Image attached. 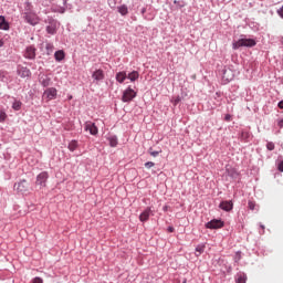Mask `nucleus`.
<instances>
[{
  "instance_id": "nucleus-1",
  "label": "nucleus",
  "mask_w": 283,
  "mask_h": 283,
  "mask_svg": "<svg viewBox=\"0 0 283 283\" xmlns=\"http://www.w3.org/2000/svg\"><path fill=\"white\" fill-rule=\"evenodd\" d=\"M24 20L30 25H39L41 18L36 15L34 11H32V4L30 2L27 3L25 12H24Z\"/></svg>"
},
{
  "instance_id": "nucleus-2",
  "label": "nucleus",
  "mask_w": 283,
  "mask_h": 283,
  "mask_svg": "<svg viewBox=\"0 0 283 283\" xmlns=\"http://www.w3.org/2000/svg\"><path fill=\"white\" fill-rule=\"evenodd\" d=\"M255 46V40L253 39H240L237 42H233V50H239V48H253Z\"/></svg>"
},
{
  "instance_id": "nucleus-3",
  "label": "nucleus",
  "mask_w": 283,
  "mask_h": 283,
  "mask_svg": "<svg viewBox=\"0 0 283 283\" xmlns=\"http://www.w3.org/2000/svg\"><path fill=\"white\" fill-rule=\"evenodd\" d=\"M136 91H134L132 87H128L124 91L122 101L123 103H130V101H134L136 98Z\"/></svg>"
},
{
  "instance_id": "nucleus-4",
  "label": "nucleus",
  "mask_w": 283,
  "mask_h": 283,
  "mask_svg": "<svg viewBox=\"0 0 283 283\" xmlns=\"http://www.w3.org/2000/svg\"><path fill=\"white\" fill-rule=\"evenodd\" d=\"M57 91L55 87L46 88L42 95V98L49 103V101H54L56 98Z\"/></svg>"
},
{
  "instance_id": "nucleus-5",
  "label": "nucleus",
  "mask_w": 283,
  "mask_h": 283,
  "mask_svg": "<svg viewBox=\"0 0 283 283\" xmlns=\"http://www.w3.org/2000/svg\"><path fill=\"white\" fill-rule=\"evenodd\" d=\"M17 191L20 193H28L30 191V184H28V180L23 179L20 182L14 185Z\"/></svg>"
},
{
  "instance_id": "nucleus-6",
  "label": "nucleus",
  "mask_w": 283,
  "mask_h": 283,
  "mask_svg": "<svg viewBox=\"0 0 283 283\" xmlns=\"http://www.w3.org/2000/svg\"><path fill=\"white\" fill-rule=\"evenodd\" d=\"M48 178H50V175H48V171H43L38 175L35 185L39 187H45V182H48Z\"/></svg>"
},
{
  "instance_id": "nucleus-7",
  "label": "nucleus",
  "mask_w": 283,
  "mask_h": 283,
  "mask_svg": "<svg viewBox=\"0 0 283 283\" xmlns=\"http://www.w3.org/2000/svg\"><path fill=\"white\" fill-rule=\"evenodd\" d=\"M224 222L222 220L213 219L206 223V229H222Z\"/></svg>"
},
{
  "instance_id": "nucleus-8",
  "label": "nucleus",
  "mask_w": 283,
  "mask_h": 283,
  "mask_svg": "<svg viewBox=\"0 0 283 283\" xmlns=\"http://www.w3.org/2000/svg\"><path fill=\"white\" fill-rule=\"evenodd\" d=\"M85 132H90L92 136H96L98 134V127H96V124L92 122H86L84 125Z\"/></svg>"
},
{
  "instance_id": "nucleus-9",
  "label": "nucleus",
  "mask_w": 283,
  "mask_h": 283,
  "mask_svg": "<svg viewBox=\"0 0 283 283\" xmlns=\"http://www.w3.org/2000/svg\"><path fill=\"white\" fill-rule=\"evenodd\" d=\"M149 216H154V210L148 207L139 214L140 222H147V220H149Z\"/></svg>"
},
{
  "instance_id": "nucleus-10",
  "label": "nucleus",
  "mask_w": 283,
  "mask_h": 283,
  "mask_svg": "<svg viewBox=\"0 0 283 283\" xmlns=\"http://www.w3.org/2000/svg\"><path fill=\"white\" fill-rule=\"evenodd\" d=\"M24 56L27 57V59H30V60H33V59H36V48H34V46H28L27 49H25V52H24Z\"/></svg>"
},
{
  "instance_id": "nucleus-11",
  "label": "nucleus",
  "mask_w": 283,
  "mask_h": 283,
  "mask_svg": "<svg viewBox=\"0 0 283 283\" xmlns=\"http://www.w3.org/2000/svg\"><path fill=\"white\" fill-rule=\"evenodd\" d=\"M18 74L21 78H28L32 75V72H30V69H28L25 66H19Z\"/></svg>"
},
{
  "instance_id": "nucleus-12",
  "label": "nucleus",
  "mask_w": 283,
  "mask_h": 283,
  "mask_svg": "<svg viewBox=\"0 0 283 283\" xmlns=\"http://www.w3.org/2000/svg\"><path fill=\"white\" fill-rule=\"evenodd\" d=\"M48 34H56V21L51 20L46 27Z\"/></svg>"
},
{
  "instance_id": "nucleus-13",
  "label": "nucleus",
  "mask_w": 283,
  "mask_h": 283,
  "mask_svg": "<svg viewBox=\"0 0 283 283\" xmlns=\"http://www.w3.org/2000/svg\"><path fill=\"white\" fill-rule=\"evenodd\" d=\"M219 207L222 211H231L233 209V201H222Z\"/></svg>"
},
{
  "instance_id": "nucleus-14",
  "label": "nucleus",
  "mask_w": 283,
  "mask_h": 283,
  "mask_svg": "<svg viewBox=\"0 0 283 283\" xmlns=\"http://www.w3.org/2000/svg\"><path fill=\"white\" fill-rule=\"evenodd\" d=\"M92 77L94 78V81H103V78H105V73L103 72V70L98 69L93 72Z\"/></svg>"
},
{
  "instance_id": "nucleus-15",
  "label": "nucleus",
  "mask_w": 283,
  "mask_h": 283,
  "mask_svg": "<svg viewBox=\"0 0 283 283\" xmlns=\"http://www.w3.org/2000/svg\"><path fill=\"white\" fill-rule=\"evenodd\" d=\"M40 83L41 85H43V87H50V85H52V78L48 75H44L40 77Z\"/></svg>"
},
{
  "instance_id": "nucleus-16",
  "label": "nucleus",
  "mask_w": 283,
  "mask_h": 283,
  "mask_svg": "<svg viewBox=\"0 0 283 283\" xmlns=\"http://www.w3.org/2000/svg\"><path fill=\"white\" fill-rule=\"evenodd\" d=\"M117 83H125V81L127 80V73L125 71L123 72H118L115 76Z\"/></svg>"
},
{
  "instance_id": "nucleus-17",
  "label": "nucleus",
  "mask_w": 283,
  "mask_h": 283,
  "mask_svg": "<svg viewBox=\"0 0 283 283\" xmlns=\"http://www.w3.org/2000/svg\"><path fill=\"white\" fill-rule=\"evenodd\" d=\"M0 30H10V24L6 21V17L0 15Z\"/></svg>"
},
{
  "instance_id": "nucleus-18",
  "label": "nucleus",
  "mask_w": 283,
  "mask_h": 283,
  "mask_svg": "<svg viewBox=\"0 0 283 283\" xmlns=\"http://www.w3.org/2000/svg\"><path fill=\"white\" fill-rule=\"evenodd\" d=\"M140 74L138 73V71H133L127 75V78L134 83V81H138Z\"/></svg>"
},
{
  "instance_id": "nucleus-19",
  "label": "nucleus",
  "mask_w": 283,
  "mask_h": 283,
  "mask_svg": "<svg viewBox=\"0 0 283 283\" xmlns=\"http://www.w3.org/2000/svg\"><path fill=\"white\" fill-rule=\"evenodd\" d=\"M54 59L57 62H61L65 59V52L63 50L56 51L54 54Z\"/></svg>"
},
{
  "instance_id": "nucleus-20",
  "label": "nucleus",
  "mask_w": 283,
  "mask_h": 283,
  "mask_svg": "<svg viewBox=\"0 0 283 283\" xmlns=\"http://www.w3.org/2000/svg\"><path fill=\"white\" fill-rule=\"evenodd\" d=\"M119 14H122V17H126V14L129 13V9L127 8V6L122 4L117 8Z\"/></svg>"
},
{
  "instance_id": "nucleus-21",
  "label": "nucleus",
  "mask_w": 283,
  "mask_h": 283,
  "mask_svg": "<svg viewBox=\"0 0 283 283\" xmlns=\"http://www.w3.org/2000/svg\"><path fill=\"white\" fill-rule=\"evenodd\" d=\"M237 283H247V274L239 273L235 279Z\"/></svg>"
},
{
  "instance_id": "nucleus-22",
  "label": "nucleus",
  "mask_w": 283,
  "mask_h": 283,
  "mask_svg": "<svg viewBox=\"0 0 283 283\" xmlns=\"http://www.w3.org/2000/svg\"><path fill=\"white\" fill-rule=\"evenodd\" d=\"M108 143L111 147H117L118 138L116 136L108 137Z\"/></svg>"
},
{
  "instance_id": "nucleus-23",
  "label": "nucleus",
  "mask_w": 283,
  "mask_h": 283,
  "mask_svg": "<svg viewBox=\"0 0 283 283\" xmlns=\"http://www.w3.org/2000/svg\"><path fill=\"white\" fill-rule=\"evenodd\" d=\"M77 147H78V142H76V140L70 142V144H69L70 151H76Z\"/></svg>"
},
{
  "instance_id": "nucleus-24",
  "label": "nucleus",
  "mask_w": 283,
  "mask_h": 283,
  "mask_svg": "<svg viewBox=\"0 0 283 283\" xmlns=\"http://www.w3.org/2000/svg\"><path fill=\"white\" fill-rule=\"evenodd\" d=\"M21 105H23L21 101H14L12 104V109H14V112H19L21 109Z\"/></svg>"
},
{
  "instance_id": "nucleus-25",
  "label": "nucleus",
  "mask_w": 283,
  "mask_h": 283,
  "mask_svg": "<svg viewBox=\"0 0 283 283\" xmlns=\"http://www.w3.org/2000/svg\"><path fill=\"white\" fill-rule=\"evenodd\" d=\"M45 50H46V54L50 55L54 52V45L52 43H46Z\"/></svg>"
},
{
  "instance_id": "nucleus-26",
  "label": "nucleus",
  "mask_w": 283,
  "mask_h": 283,
  "mask_svg": "<svg viewBox=\"0 0 283 283\" xmlns=\"http://www.w3.org/2000/svg\"><path fill=\"white\" fill-rule=\"evenodd\" d=\"M241 140H249V138H251V134L249 132H241V136H240Z\"/></svg>"
},
{
  "instance_id": "nucleus-27",
  "label": "nucleus",
  "mask_w": 283,
  "mask_h": 283,
  "mask_svg": "<svg viewBox=\"0 0 283 283\" xmlns=\"http://www.w3.org/2000/svg\"><path fill=\"white\" fill-rule=\"evenodd\" d=\"M196 253H198L196 254L197 256L202 255V253H205V245H197Z\"/></svg>"
},
{
  "instance_id": "nucleus-28",
  "label": "nucleus",
  "mask_w": 283,
  "mask_h": 283,
  "mask_svg": "<svg viewBox=\"0 0 283 283\" xmlns=\"http://www.w3.org/2000/svg\"><path fill=\"white\" fill-rule=\"evenodd\" d=\"M6 118H8V114L3 111H0V123H6Z\"/></svg>"
},
{
  "instance_id": "nucleus-29",
  "label": "nucleus",
  "mask_w": 283,
  "mask_h": 283,
  "mask_svg": "<svg viewBox=\"0 0 283 283\" xmlns=\"http://www.w3.org/2000/svg\"><path fill=\"white\" fill-rule=\"evenodd\" d=\"M266 149H269V151H273V149H275V144H273V142H269L266 144Z\"/></svg>"
},
{
  "instance_id": "nucleus-30",
  "label": "nucleus",
  "mask_w": 283,
  "mask_h": 283,
  "mask_svg": "<svg viewBox=\"0 0 283 283\" xmlns=\"http://www.w3.org/2000/svg\"><path fill=\"white\" fill-rule=\"evenodd\" d=\"M163 150L156 151V150H151V148L149 149V154L150 156H153L154 158H156V156H158L159 154H161Z\"/></svg>"
},
{
  "instance_id": "nucleus-31",
  "label": "nucleus",
  "mask_w": 283,
  "mask_h": 283,
  "mask_svg": "<svg viewBox=\"0 0 283 283\" xmlns=\"http://www.w3.org/2000/svg\"><path fill=\"white\" fill-rule=\"evenodd\" d=\"M248 207H249V209H250L251 211H254V209H255V202L249 201V202H248Z\"/></svg>"
},
{
  "instance_id": "nucleus-32",
  "label": "nucleus",
  "mask_w": 283,
  "mask_h": 283,
  "mask_svg": "<svg viewBox=\"0 0 283 283\" xmlns=\"http://www.w3.org/2000/svg\"><path fill=\"white\" fill-rule=\"evenodd\" d=\"M156 164H154L153 161H147L146 164H145V167H146V169H151V167H154Z\"/></svg>"
},
{
  "instance_id": "nucleus-33",
  "label": "nucleus",
  "mask_w": 283,
  "mask_h": 283,
  "mask_svg": "<svg viewBox=\"0 0 283 283\" xmlns=\"http://www.w3.org/2000/svg\"><path fill=\"white\" fill-rule=\"evenodd\" d=\"M180 96H177L172 99V105H178V103H180Z\"/></svg>"
},
{
  "instance_id": "nucleus-34",
  "label": "nucleus",
  "mask_w": 283,
  "mask_h": 283,
  "mask_svg": "<svg viewBox=\"0 0 283 283\" xmlns=\"http://www.w3.org/2000/svg\"><path fill=\"white\" fill-rule=\"evenodd\" d=\"M33 283H43V279H41V277H35V279L33 280Z\"/></svg>"
},
{
  "instance_id": "nucleus-35",
  "label": "nucleus",
  "mask_w": 283,
  "mask_h": 283,
  "mask_svg": "<svg viewBox=\"0 0 283 283\" xmlns=\"http://www.w3.org/2000/svg\"><path fill=\"white\" fill-rule=\"evenodd\" d=\"M277 169H279V171H283V161L279 163Z\"/></svg>"
},
{
  "instance_id": "nucleus-36",
  "label": "nucleus",
  "mask_w": 283,
  "mask_h": 283,
  "mask_svg": "<svg viewBox=\"0 0 283 283\" xmlns=\"http://www.w3.org/2000/svg\"><path fill=\"white\" fill-rule=\"evenodd\" d=\"M277 126L280 127V129H282V127H283V118L279 120Z\"/></svg>"
},
{
  "instance_id": "nucleus-37",
  "label": "nucleus",
  "mask_w": 283,
  "mask_h": 283,
  "mask_svg": "<svg viewBox=\"0 0 283 283\" xmlns=\"http://www.w3.org/2000/svg\"><path fill=\"white\" fill-rule=\"evenodd\" d=\"M174 231H176L174 227H168V233H174Z\"/></svg>"
},
{
  "instance_id": "nucleus-38",
  "label": "nucleus",
  "mask_w": 283,
  "mask_h": 283,
  "mask_svg": "<svg viewBox=\"0 0 283 283\" xmlns=\"http://www.w3.org/2000/svg\"><path fill=\"white\" fill-rule=\"evenodd\" d=\"M224 120H227L229 123V120H231V115L227 114L224 117Z\"/></svg>"
},
{
  "instance_id": "nucleus-39",
  "label": "nucleus",
  "mask_w": 283,
  "mask_h": 283,
  "mask_svg": "<svg viewBox=\"0 0 283 283\" xmlns=\"http://www.w3.org/2000/svg\"><path fill=\"white\" fill-rule=\"evenodd\" d=\"M277 107H279L280 109H283V101L279 102Z\"/></svg>"
},
{
  "instance_id": "nucleus-40",
  "label": "nucleus",
  "mask_w": 283,
  "mask_h": 283,
  "mask_svg": "<svg viewBox=\"0 0 283 283\" xmlns=\"http://www.w3.org/2000/svg\"><path fill=\"white\" fill-rule=\"evenodd\" d=\"M0 48H3V40H0Z\"/></svg>"
},
{
  "instance_id": "nucleus-41",
  "label": "nucleus",
  "mask_w": 283,
  "mask_h": 283,
  "mask_svg": "<svg viewBox=\"0 0 283 283\" xmlns=\"http://www.w3.org/2000/svg\"><path fill=\"white\" fill-rule=\"evenodd\" d=\"M168 209H169L168 206H165V207H164V211H167Z\"/></svg>"
},
{
  "instance_id": "nucleus-42",
  "label": "nucleus",
  "mask_w": 283,
  "mask_h": 283,
  "mask_svg": "<svg viewBox=\"0 0 283 283\" xmlns=\"http://www.w3.org/2000/svg\"><path fill=\"white\" fill-rule=\"evenodd\" d=\"M261 229H263V230H264V226H261Z\"/></svg>"
},
{
  "instance_id": "nucleus-43",
  "label": "nucleus",
  "mask_w": 283,
  "mask_h": 283,
  "mask_svg": "<svg viewBox=\"0 0 283 283\" xmlns=\"http://www.w3.org/2000/svg\"><path fill=\"white\" fill-rule=\"evenodd\" d=\"M282 43H283V38H282Z\"/></svg>"
}]
</instances>
